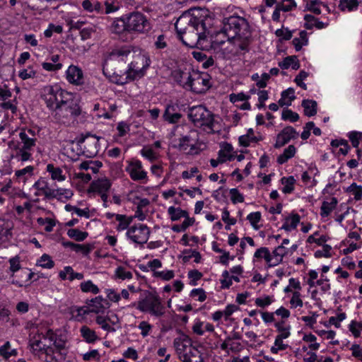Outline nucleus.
I'll list each match as a JSON object with an SVG mask.
<instances>
[{
  "label": "nucleus",
  "instance_id": "nucleus-1",
  "mask_svg": "<svg viewBox=\"0 0 362 362\" xmlns=\"http://www.w3.org/2000/svg\"><path fill=\"white\" fill-rule=\"evenodd\" d=\"M212 18L207 10L198 9L191 13H184L175 23L177 37L187 46L194 47L197 43L204 40L210 33Z\"/></svg>",
  "mask_w": 362,
  "mask_h": 362
},
{
  "label": "nucleus",
  "instance_id": "nucleus-2",
  "mask_svg": "<svg viewBox=\"0 0 362 362\" xmlns=\"http://www.w3.org/2000/svg\"><path fill=\"white\" fill-rule=\"evenodd\" d=\"M130 52L129 47L126 46L113 49L103 64V74L107 76L112 74L115 78L114 82L117 84L123 85L127 83L128 79L134 80L136 77L142 76L141 71L134 70L132 63L127 68L124 57Z\"/></svg>",
  "mask_w": 362,
  "mask_h": 362
},
{
  "label": "nucleus",
  "instance_id": "nucleus-3",
  "mask_svg": "<svg viewBox=\"0 0 362 362\" xmlns=\"http://www.w3.org/2000/svg\"><path fill=\"white\" fill-rule=\"evenodd\" d=\"M222 32L229 41L233 39H250L251 30L247 21L243 17L230 16L223 20Z\"/></svg>",
  "mask_w": 362,
  "mask_h": 362
},
{
  "label": "nucleus",
  "instance_id": "nucleus-4",
  "mask_svg": "<svg viewBox=\"0 0 362 362\" xmlns=\"http://www.w3.org/2000/svg\"><path fill=\"white\" fill-rule=\"evenodd\" d=\"M81 112V110L77 100L75 99L74 96L72 95L71 98L66 100V102L59 105V107L52 112V115L59 122L69 125Z\"/></svg>",
  "mask_w": 362,
  "mask_h": 362
},
{
  "label": "nucleus",
  "instance_id": "nucleus-5",
  "mask_svg": "<svg viewBox=\"0 0 362 362\" xmlns=\"http://www.w3.org/2000/svg\"><path fill=\"white\" fill-rule=\"evenodd\" d=\"M215 115L204 105H197L190 107L188 117L198 127H206L214 132Z\"/></svg>",
  "mask_w": 362,
  "mask_h": 362
},
{
  "label": "nucleus",
  "instance_id": "nucleus-6",
  "mask_svg": "<svg viewBox=\"0 0 362 362\" xmlns=\"http://www.w3.org/2000/svg\"><path fill=\"white\" fill-rule=\"evenodd\" d=\"M126 18L128 33L146 34L152 28L150 20L141 12H132Z\"/></svg>",
  "mask_w": 362,
  "mask_h": 362
},
{
  "label": "nucleus",
  "instance_id": "nucleus-7",
  "mask_svg": "<svg viewBox=\"0 0 362 362\" xmlns=\"http://www.w3.org/2000/svg\"><path fill=\"white\" fill-rule=\"evenodd\" d=\"M136 308L156 317H161L165 313V307L162 305L159 296L151 292H148L144 299L138 301Z\"/></svg>",
  "mask_w": 362,
  "mask_h": 362
},
{
  "label": "nucleus",
  "instance_id": "nucleus-8",
  "mask_svg": "<svg viewBox=\"0 0 362 362\" xmlns=\"http://www.w3.org/2000/svg\"><path fill=\"white\" fill-rule=\"evenodd\" d=\"M99 136L87 133L86 135L81 134L77 138L76 142L78 145L85 144L83 146V153L88 158H93L99 151Z\"/></svg>",
  "mask_w": 362,
  "mask_h": 362
},
{
  "label": "nucleus",
  "instance_id": "nucleus-9",
  "mask_svg": "<svg viewBox=\"0 0 362 362\" xmlns=\"http://www.w3.org/2000/svg\"><path fill=\"white\" fill-rule=\"evenodd\" d=\"M199 140V134L194 129L190 130L187 135L180 138L178 148L185 151L187 154H197L199 153L197 146Z\"/></svg>",
  "mask_w": 362,
  "mask_h": 362
},
{
  "label": "nucleus",
  "instance_id": "nucleus-10",
  "mask_svg": "<svg viewBox=\"0 0 362 362\" xmlns=\"http://www.w3.org/2000/svg\"><path fill=\"white\" fill-rule=\"evenodd\" d=\"M150 235V230L146 225L139 224L129 228L127 232V236L133 242L138 244L146 243Z\"/></svg>",
  "mask_w": 362,
  "mask_h": 362
},
{
  "label": "nucleus",
  "instance_id": "nucleus-11",
  "mask_svg": "<svg viewBox=\"0 0 362 362\" xmlns=\"http://www.w3.org/2000/svg\"><path fill=\"white\" fill-rule=\"evenodd\" d=\"M190 83L189 88L194 93L202 94L205 93L210 88L209 79L208 76L199 73H193L189 78Z\"/></svg>",
  "mask_w": 362,
  "mask_h": 362
},
{
  "label": "nucleus",
  "instance_id": "nucleus-12",
  "mask_svg": "<svg viewBox=\"0 0 362 362\" xmlns=\"http://www.w3.org/2000/svg\"><path fill=\"white\" fill-rule=\"evenodd\" d=\"M142 168L143 166L140 160H133L126 167V171L134 181H141L147 179V173Z\"/></svg>",
  "mask_w": 362,
  "mask_h": 362
},
{
  "label": "nucleus",
  "instance_id": "nucleus-13",
  "mask_svg": "<svg viewBox=\"0 0 362 362\" xmlns=\"http://www.w3.org/2000/svg\"><path fill=\"white\" fill-rule=\"evenodd\" d=\"M298 136V133L293 127L287 126L278 134L274 146L276 148H279L288 144L291 139H296Z\"/></svg>",
  "mask_w": 362,
  "mask_h": 362
},
{
  "label": "nucleus",
  "instance_id": "nucleus-14",
  "mask_svg": "<svg viewBox=\"0 0 362 362\" xmlns=\"http://www.w3.org/2000/svg\"><path fill=\"white\" fill-rule=\"evenodd\" d=\"M19 137L21 141L16 147L30 151L35 146L36 138L32 129L21 131L19 134Z\"/></svg>",
  "mask_w": 362,
  "mask_h": 362
},
{
  "label": "nucleus",
  "instance_id": "nucleus-15",
  "mask_svg": "<svg viewBox=\"0 0 362 362\" xmlns=\"http://www.w3.org/2000/svg\"><path fill=\"white\" fill-rule=\"evenodd\" d=\"M179 106L177 104H169L166 106L163 118L170 124H175L179 122L182 115L179 112Z\"/></svg>",
  "mask_w": 362,
  "mask_h": 362
},
{
  "label": "nucleus",
  "instance_id": "nucleus-16",
  "mask_svg": "<svg viewBox=\"0 0 362 362\" xmlns=\"http://www.w3.org/2000/svg\"><path fill=\"white\" fill-rule=\"evenodd\" d=\"M49 341L50 346L54 347V349H57L58 354H63L64 358H66V352L65 351L66 341L61 338H59L57 335L54 333L52 329H48Z\"/></svg>",
  "mask_w": 362,
  "mask_h": 362
},
{
  "label": "nucleus",
  "instance_id": "nucleus-17",
  "mask_svg": "<svg viewBox=\"0 0 362 362\" xmlns=\"http://www.w3.org/2000/svg\"><path fill=\"white\" fill-rule=\"evenodd\" d=\"M86 303L90 308V312L95 313H103L105 308L109 305V303L101 296H97L90 300H88Z\"/></svg>",
  "mask_w": 362,
  "mask_h": 362
},
{
  "label": "nucleus",
  "instance_id": "nucleus-18",
  "mask_svg": "<svg viewBox=\"0 0 362 362\" xmlns=\"http://www.w3.org/2000/svg\"><path fill=\"white\" fill-rule=\"evenodd\" d=\"M66 78L71 83L76 85L82 84L83 72L78 66L71 65L66 71Z\"/></svg>",
  "mask_w": 362,
  "mask_h": 362
},
{
  "label": "nucleus",
  "instance_id": "nucleus-19",
  "mask_svg": "<svg viewBox=\"0 0 362 362\" xmlns=\"http://www.w3.org/2000/svg\"><path fill=\"white\" fill-rule=\"evenodd\" d=\"M33 187L40 191L47 199H50L57 197V192H55V189L49 188L48 183L44 180H37Z\"/></svg>",
  "mask_w": 362,
  "mask_h": 362
},
{
  "label": "nucleus",
  "instance_id": "nucleus-20",
  "mask_svg": "<svg viewBox=\"0 0 362 362\" xmlns=\"http://www.w3.org/2000/svg\"><path fill=\"white\" fill-rule=\"evenodd\" d=\"M56 86H47L44 87L42 98L45 101L47 107L54 111Z\"/></svg>",
  "mask_w": 362,
  "mask_h": 362
},
{
  "label": "nucleus",
  "instance_id": "nucleus-21",
  "mask_svg": "<svg viewBox=\"0 0 362 362\" xmlns=\"http://www.w3.org/2000/svg\"><path fill=\"white\" fill-rule=\"evenodd\" d=\"M73 95L62 88L56 86L55 91V98L54 100V107L53 112L59 107V105H62L66 100L71 98Z\"/></svg>",
  "mask_w": 362,
  "mask_h": 362
},
{
  "label": "nucleus",
  "instance_id": "nucleus-22",
  "mask_svg": "<svg viewBox=\"0 0 362 362\" xmlns=\"http://www.w3.org/2000/svg\"><path fill=\"white\" fill-rule=\"evenodd\" d=\"M183 362H204L202 353L196 347L189 348L187 354L182 356Z\"/></svg>",
  "mask_w": 362,
  "mask_h": 362
},
{
  "label": "nucleus",
  "instance_id": "nucleus-23",
  "mask_svg": "<svg viewBox=\"0 0 362 362\" xmlns=\"http://www.w3.org/2000/svg\"><path fill=\"white\" fill-rule=\"evenodd\" d=\"M110 187L111 183L107 179H98L95 181H93L90 185L92 190L97 192L100 194L106 193Z\"/></svg>",
  "mask_w": 362,
  "mask_h": 362
},
{
  "label": "nucleus",
  "instance_id": "nucleus-24",
  "mask_svg": "<svg viewBox=\"0 0 362 362\" xmlns=\"http://www.w3.org/2000/svg\"><path fill=\"white\" fill-rule=\"evenodd\" d=\"M127 25L126 16L122 18L115 19L111 25V31L117 35H123L127 33Z\"/></svg>",
  "mask_w": 362,
  "mask_h": 362
},
{
  "label": "nucleus",
  "instance_id": "nucleus-25",
  "mask_svg": "<svg viewBox=\"0 0 362 362\" xmlns=\"http://www.w3.org/2000/svg\"><path fill=\"white\" fill-rule=\"evenodd\" d=\"M46 346V351H45L42 354H45V361L47 362H62L65 360L63 354H58V356L54 355V347L50 346V344L44 345Z\"/></svg>",
  "mask_w": 362,
  "mask_h": 362
},
{
  "label": "nucleus",
  "instance_id": "nucleus-26",
  "mask_svg": "<svg viewBox=\"0 0 362 362\" xmlns=\"http://www.w3.org/2000/svg\"><path fill=\"white\" fill-rule=\"evenodd\" d=\"M262 140V136H254V131L252 129H249L247 133L245 135L240 136L239 137V143L240 146L247 147L250 145V142L257 143L259 141Z\"/></svg>",
  "mask_w": 362,
  "mask_h": 362
},
{
  "label": "nucleus",
  "instance_id": "nucleus-27",
  "mask_svg": "<svg viewBox=\"0 0 362 362\" xmlns=\"http://www.w3.org/2000/svg\"><path fill=\"white\" fill-rule=\"evenodd\" d=\"M192 77V74L186 73L182 71H177L174 72V78L176 81L182 86L184 88L188 89L190 83L189 78Z\"/></svg>",
  "mask_w": 362,
  "mask_h": 362
},
{
  "label": "nucleus",
  "instance_id": "nucleus-28",
  "mask_svg": "<svg viewBox=\"0 0 362 362\" xmlns=\"http://www.w3.org/2000/svg\"><path fill=\"white\" fill-rule=\"evenodd\" d=\"M302 106L304 108V114L308 117H312L317 114V104L313 100H303Z\"/></svg>",
  "mask_w": 362,
  "mask_h": 362
},
{
  "label": "nucleus",
  "instance_id": "nucleus-29",
  "mask_svg": "<svg viewBox=\"0 0 362 362\" xmlns=\"http://www.w3.org/2000/svg\"><path fill=\"white\" fill-rule=\"evenodd\" d=\"M279 66L283 69H287L290 66L294 70L300 68V64L296 56L286 57L282 62L279 63Z\"/></svg>",
  "mask_w": 362,
  "mask_h": 362
},
{
  "label": "nucleus",
  "instance_id": "nucleus-30",
  "mask_svg": "<svg viewBox=\"0 0 362 362\" xmlns=\"http://www.w3.org/2000/svg\"><path fill=\"white\" fill-rule=\"evenodd\" d=\"M338 203L337 199L336 197H332L331 202H328L326 201H324L321 206V212L320 215L322 217H327L328 216L331 211L336 207L337 204Z\"/></svg>",
  "mask_w": 362,
  "mask_h": 362
},
{
  "label": "nucleus",
  "instance_id": "nucleus-31",
  "mask_svg": "<svg viewBox=\"0 0 362 362\" xmlns=\"http://www.w3.org/2000/svg\"><path fill=\"white\" fill-rule=\"evenodd\" d=\"M281 182L284 185L282 188L284 193L290 194L294 190L296 180L293 176L284 177L281 178Z\"/></svg>",
  "mask_w": 362,
  "mask_h": 362
},
{
  "label": "nucleus",
  "instance_id": "nucleus-32",
  "mask_svg": "<svg viewBox=\"0 0 362 362\" xmlns=\"http://www.w3.org/2000/svg\"><path fill=\"white\" fill-rule=\"evenodd\" d=\"M168 214L170 216V219L173 221H178L182 217L187 216L188 212L185 210H182L180 208H175L174 206H170L168 209Z\"/></svg>",
  "mask_w": 362,
  "mask_h": 362
},
{
  "label": "nucleus",
  "instance_id": "nucleus-33",
  "mask_svg": "<svg viewBox=\"0 0 362 362\" xmlns=\"http://www.w3.org/2000/svg\"><path fill=\"white\" fill-rule=\"evenodd\" d=\"M287 253L286 248L283 245L277 247L272 252L274 261L269 266H276L282 262L283 257Z\"/></svg>",
  "mask_w": 362,
  "mask_h": 362
},
{
  "label": "nucleus",
  "instance_id": "nucleus-34",
  "mask_svg": "<svg viewBox=\"0 0 362 362\" xmlns=\"http://www.w3.org/2000/svg\"><path fill=\"white\" fill-rule=\"evenodd\" d=\"M67 235L70 238L78 242L84 240L88 236V233L87 232L81 231L77 228L68 230Z\"/></svg>",
  "mask_w": 362,
  "mask_h": 362
},
{
  "label": "nucleus",
  "instance_id": "nucleus-35",
  "mask_svg": "<svg viewBox=\"0 0 362 362\" xmlns=\"http://www.w3.org/2000/svg\"><path fill=\"white\" fill-rule=\"evenodd\" d=\"M47 170L51 174L52 180H57L58 181L65 180V176L62 175V170L60 168H55L53 164H48Z\"/></svg>",
  "mask_w": 362,
  "mask_h": 362
},
{
  "label": "nucleus",
  "instance_id": "nucleus-36",
  "mask_svg": "<svg viewBox=\"0 0 362 362\" xmlns=\"http://www.w3.org/2000/svg\"><path fill=\"white\" fill-rule=\"evenodd\" d=\"M81 333L82 337L88 343H93L97 339V336L95 334V331L90 329L89 327L86 326H83L81 328Z\"/></svg>",
  "mask_w": 362,
  "mask_h": 362
},
{
  "label": "nucleus",
  "instance_id": "nucleus-37",
  "mask_svg": "<svg viewBox=\"0 0 362 362\" xmlns=\"http://www.w3.org/2000/svg\"><path fill=\"white\" fill-rule=\"evenodd\" d=\"M358 0H340L339 8L341 11H344L346 9L353 11L356 9L358 6Z\"/></svg>",
  "mask_w": 362,
  "mask_h": 362
},
{
  "label": "nucleus",
  "instance_id": "nucleus-38",
  "mask_svg": "<svg viewBox=\"0 0 362 362\" xmlns=\"http://www.w3.org/2000/svg\"><path fill=\"white\" fill-rule=\"evenodd\" d=\"M180 339L174 340V346L176 349L177 354L179 356V358L183 361L182 356L188 354V351L189 350L190 346H187V344H182V342L180 341Z\"/></svg>",
  "mask_w": 362,
  "mask_h": 362
},
{
  "label": "nucleus",
  "instance_id": "nucleus-39",
  "mask_svg": "<svg viewBox=\"0 0 362 362\" xmlns=\"http://www.w3.org/2000/svg\"><path fill=\"white\" fill-rule=\"evenodd\" d=\"M37 222L40 226H45V230L51 232L53 230L54 226L56 225V221L50 218H38Z\"/></svg>",
  "mask_w": 362,
  "mask_h": 362
},
{
  "label": "nucleus",
  "instance_id": "nucleus-40",
  "mask_svg": "<svg viewBox=\"0 0 362 362\" xmlns=\"http://www.w3.org/2000/svg\"><path fill=\"white\" fill-rule=\"evenodd\" d=\"M254 256L256 258H261L263 257L265 261L269 263L272 262L274 259L269 249L264 247L257 249L255 252Z\"/></svg>",
  "mask_w": 362,
  "mask_h": 362
},
{
  "label": "nucleus",
  "instance_id": "nucleus-41",
  "mask_svg": "<svg viewBox=\"0 0 362 362\" xmlns=\"http://www.w3.org/2000/svg\"><path fill=\"white\" fill-rule=\"evenodd\" d=\"M47 344H43V341L41 338L36 339L35 337L30 343V346L31 349L33 350V351H39L41 353H43L45 351H46V346H44V345H46Z\"/></svg>",
  "mask_w": 362,
  "mask_h": 362
},
{
  "label": "nucleus",
  "instance_id": "nucleus-42",
  "mask_svg": "<svg viewBox=\"0 0 362 362\" xmlns=\"http://www.w3.org/2000/svg\"><path fill=\"white\" fill-rule=\"evenodd\" d=\"M346 192L351 193L356 201L361 200L362 198V186L357 185L355 182L346 189Z\"/></svg>",
  "mask_w": 362,
  "mask_h": 362
},
{
  "label": "nucleus",
  "instance_id": "nucleus-43",
  "mask_svg": "<svg viewBox=\"0 0 362 362\" xmlns=\"http://www.w3.org/2000/svg\"><path fill=\"white\" fill-rule=\"evenodd\" d=\"M65 209L67 211H74L78 216H84L86 218L90 217V211L88 208H86L85 209H81L75 206H72L71 204H66L65 206Z\"/></svg>",
  "mask_w": 362,
  "mask_h": 362
},
{
  "label": "nucleus",
  "instance_id": "nucleus-44",
  "mask_svg": "<svg viewBox=\"0 0 362 362\" xmlns=\"http://www.w3.org/2000/svg\"><path fill=\"white\" fill-rule=\"evenodd\" d=\"M16 155L12 156V157H15L22 162L27 161L31 159L32 155L30 153V151L23 150L18 147H16Z\"/></svg>",
  "mask_w": 362,
  "mask_h": 362
},
{
  "label": "nucleus",
  "instance_id": "nucleus-45",
  "mask_svg": "<svg viewBox=\"0 0 362 362\" xmlns=\"http://www.w3.org/2000/svg\"><path fill=\"white\" fill-rule=\"evenodd\" d=\"M10 346L9 341H6L4 345L0 347V355L6 359L9 358L12 356H16L18 354L16 349H12L11 352H8Z\"/></svg>",
  "mask_w": 362,
  "mask_h": 362
},
{
  "label": "nucleus",
  "instance_id": "nucleus-46",
  "mask_svg": "<svg viewBox=\"0 0 362 362\" xmlns=\"http://www.w3.org/2000/svg\"><path fill=\"white\" fill-rule=\"evenodd\" d=\"M81 289L83 292H91L94 294L99 293L98 286L93 284L91 281H87L81 284Z\"/></svg>",
  "mask_w": 362,
  "mask_h": 362
},
{
  "label": "nucleus",
  "instance_id": "nucleus-47",
  "mask_svg": "<svg viewBox=\"0 0 362 362\" xmlns=\"http://www.w3.org/2000/svg\"><path fill=\"white\" fill-rule=\"evenodd\" d=\"M37 264H39L43 268L51 269L54 266V262L52 260L49 255L44 254L38 260Z\"/></svg>",
  "mask_w": 362,
  "mask_h": 362
},
{
  "label": "nucleus",
  "instance_id": "nucleus-48",
  "mask_svg": "<svg viewBox=\"0 0 362 362\" xmlns=\"http://www.w3.org/2000/svg\"><path fill=\"white\" fill-rule=\"evenodd\" d=\"M281 118L284 120H289L292 122H294L299 119V115L298 113L293 112L291 110L284 109L282 111Z\"/></svg>",
  "mask_w": 362,
  "mask_h": 362
},
{
  "label": "nucleus",
  "instance_id": "nucleus-49",
  "mask_svg": "<svg viewBox=\"0 0 362 362\" xmlns=\"http://www.w3.org/2000/svg\"><path fill=\"white\" fill-rule=\"evenodd\" d=\"M275 35L281 37V40H289L292 37L293 32L287 28H284L282 27V28L276 30Z\"/></svg>",
  "mask_w": 362,
  "mask_h": 362
},
{
  "label": "nucleus",
  "instance_id": "nucleus-50",
  "mask_svg": "<svg viewBox=\"0 0 362 362\" xmlns=\"http://www.w3.org/2000/svg\"><path fill=\"white\" fill-rule=\"evenodd\" d=\"M230 199L233 204L243 203L244 202V197L239 192L238 189L233 188L230 189Z\"/></svg>",
  "mask_w": 362,
  "mask_h": 362
},
{
  "label": "nucleus",
  "instance_id": "nucleus-51",
  "mask_svg": "<svg viewBox=\"0 0 362 362\" xmlns=\"http://www.w3.org/2000/svg\"><path fill=\"white\" fill-rule=\"evenodd\" d=\"M115 218L119 221V224L116 227L117 230L122 231L129 228L128 223L126 222V215L117 214Z\"/></svg>",
  "mask_w": 362,
  "mask_h": 362
},
{
  "label": "nucleus",
  "instance_id": "nucleus-52",
  "mask_svg": "<svg viewBox=\"0 0 362 362\" xmlns=\"http://www.w3.org/2000/svg\"><path fill=\"white\" fill-rule=\"evenodd\" d=\"M107 319L102 316H98L96 317V322L100 325L103 329L110 332H115L116 329L107 324Z\"/></svg>",
  "mask_w": 362,
  "mask_h": 362
},
{
  "label": "nucleus",
  "instance_id": "nucleus-53",
  "mask_svg": "<svg viewBox=\"0 0 362 362\" xmlns=\"http://www.w3.org/2000/svg\"><path fill=\"white\" fill-rule=\"evenodd\" d=\"M332 250V247L329 245H323L322 250H317L315 252V257L316 258H320L322 257H330L332 256V254L330 252Z\"/></svg>",
  "mask_w": 362,
  "mask_h": 362
},
{
  "label": "nucleus",
  "instance_id": "nucleus-54",
  "mask_svg": "<svg viewBox=\"0 0 362 362\" xmlns=\"http://www.w3.org/2000/svg\"><path fill=\"white\" fill-rule=\"evenodd\" d=\"M202 274L197 269L190 270L188 272V277L191 279L189 284L196 286L197 281L202 279Z\"/></svg>",
  "mask_w": 362,
  "mask_h": 362
},
{
  "label": "nucleus",
  "instance_id": "nucleus-55",
  "mask_svg": "<svg viewBox=\"0 0 362 362\" xmlns=\"http://www.w3.org/2000/svg\"><path fill=\"white\" fill-rule=\"evenodd\" d=\"M290 6H284V5H276V9L273 12L272 14V20L274 21L279 22L280 19V11H291V8H288Z\"/></svg>",
  "mask_w": 362,
  "mask_h": 362
},
{
  "label": "nucleus",
  "instance_id": "nucleus-56",
  "mask_svg": "<svg viewBox=\"0 0 362 362\" xmlns=\"http://www.w3.org/2000/svg\"><path fill=\"white\" fill-rule=\"evenodd\" d=\"M247 219L250 222L254 228L257 229V223L261 219V213L259 211L250 213L247 215Z\"/></svg>",
  "mask_w": 362,
  "mask_h": 362
},
{
  "label": "nucleus",
  "instance_id": "nucleus-57",
  "mask_svg": "<svg viewBox=\"0 0 362 362\" xmlns=\"http://www.w3.org/2000/svg\"><path fill=\"white\" fill-rule=\"evenodd\" d=\"M4 221L0 219V242L4 241L5 239L8 238V237L11 235L10 229L7 227H4Z\"/></svg>",
  "mask_w": 362,
  "mask_h": 362
},
{
  "label": "nucleus",
  "instance_id": "nucleus-58",
  "mask_svg": "<svg viewBox=\"0 0 362 362\" xmlns=\"http://www.w3.org/2000/svg\"><path fill=\"white\" fill-rule=\"evenodd\" d=\"M16 100H10L7 102H3L0 103V107L4 110H11L12 113L15 114L17 112Z\"/></svg>",
  "mask_w": 362,
  "mask_h": 362
},
{
  "label": "nucleus",
  "instance_id": "nucleus-59",
  "mask_svg": "<svg viewBox=\"0 0 362 362\" xmlns=\"http://www.w3.org/2000/svg\"><path fill=\"white\" fill-rule=\"evenodd\" d=\"M308 76V74L305 71H300L298 76H296L295 78V82L296 84L302 88L304 90L307 89V86L305 83L303 82V80L306 78Z\"/></svg>",
  "mask_w": 362,
  "mask_h": 362
},
{
  "label": "nucleus",
  "instance_id": "nucleus-60",
  "mask_svg": "<svg viewBox=\"0 0 362 362\" xmlns=\"http://www.w3.org/2000/svg\"><path fill=\"white\" fill-rule=\"evenodd\" d=\"M361 138V133L358 132H351L349 134V139H350L352 146L354 148H358Z\"/></svg>",
  "mask_w": 362,
  "mask_h": 362
},
{
  "label": "nucleus",
  "instance_id": "nucleus-61",
  "mask_svg": "<svg viewBox=\"0 0 362 362\" xmlns=\"http://www.w3.org/2000/svg\"><path fill=\"white\" fill-rule=\"evenodd\" d=\"M190 296L192 298L198 297V300L200 302H203L206 298V295L203 288H194L192 290L190 293Z\"/></svg>",
  "mask_w": 362,
  "mask_h": 362
},
{
  "label": "nucleus",
  "instance_id": "nucleus-62",
  "mask_svg": "<svg viewBox=\"0 0 362 362\" xmlns=\"http://www.w3.org/2000/svg\"><path fill=\"white\" fill-rule=\"evenodd\" d=\"M116 276L121 279H130L132 278V274L131 272L126 271L124 267H119L116 270Z\"/></svg>",
  "mask_w": 362,
  "mask_h": 362
},
{
  "label": "nucleus",
  "instance_id": "nucleus-63",
  "mask_svg": "<svg viewBox=\"0 0 362 362\" xmlns=\"http://www.w3.org/2000/svg\"><path fill=\"white\" fill-rule=\"evenodd\" d=\"M154 276L163 280L168 281L174 277V272L172 270H168L165 272H155Z\"/></svg>",
  "mask_w": 362,
  "mask_h": 362
},
{
  "label": "nucleus",
  "instance_id": "nucleus-64",
  "mask_svg": "<svg viewBox=\"0 0 362 362\" xmlns=\"http://www.w3.org/2000/svg\"><path fill=\"white\" fill-rule=\"evenodd\" d=\"M350 350L352 351V356L354 358L362 361V349L360 345L354 344L351 346Z\"/></svg>",
  "mask_w": 362,
  "mask_h": 362
}]
</instances>
